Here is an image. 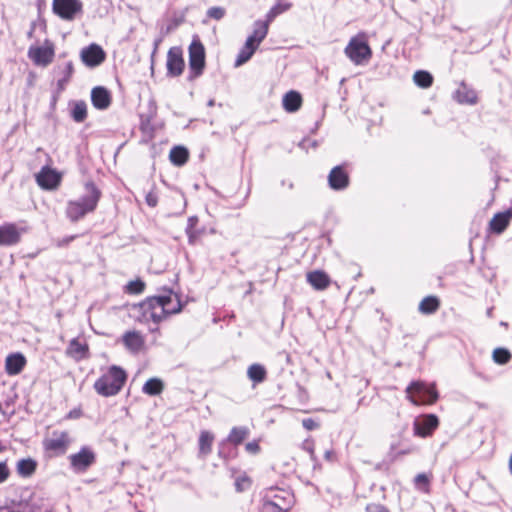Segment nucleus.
<instances>
[{
  "label": "nucleus",
  "instance_id": "obj_1",
  "mask_svg": "<svg viewBox=\"0 0 512 512\" xmlns=\"http://www.w3.org/2000/svg\"><path fill=\"white\" fill-rule=\"evenodd\" d=\"M86 194L77 200L67 203L66 216L72 222H77L86 214L93 212L100 200L101 192L93 182L85 184Z\"/></svg>",
  "mask_w": 512,
  "mask_h": 512
},
{
  "label": "nucleus",
  "instance_id": "obj_2",
  "mask_svg": "<svg viewBox=\"0 0 512 512\" xmlns=\"http://www.w3.org/2000/svg\"><path fill=\"white\" fill-rule=\"evenodd\" d=\"M295 503L291 491L269 487L262 492L259 512H289Z\"/></svg>",
  "mask_w": 512,
  "mask_h": 512
},
{
  "label": "nucleus",
  "instance_id": "obj_3",
  "mask_svg": "<svg viewBox=\"0 0 512 512\" xmlns=\"http://www.w3.org/2000/svg\"><path fill=\"white\" fill-rule=\"evenodd\" d=\"M126 380V372L121 367L112 365L95 381L94 389L103 397L115 396L121 391Z\"/></svg>",
  "mask_w": 512,
  "mask_h": 512
},
{
  "label": "nucleus",
  "instance_id": "obj_4",
  "mask_svg": "<svg viewBox=\"0 0 512 512\" xmlns=\"http://www.w3.org/2000/svg\"><path fill=\"white\" fill-rule=\"evenodd\" d=\"M152 322L159 323L172 314L182 310V304L177 294L167 290L166 294L151 297Z\"/></svg>",
  "mask_w": 512,
  "mask_h": 512
},
{
  "label": "nucleus",
  "instance_id": "obj_5",
  "mask_svg": "<svg viewBox=\"0 0 512 512\" xmlns=\"http://www.w3.org/2000/svg\"><path fill=\"white\" fill-rule=\"evenodd\" d=\"M270 22L265 20H257L254 23V29L252 34L247 38L244 46L240 50L236 64H244L250 60L252 55L255 53L261 42L266 38Z\"/></svg>",
  "mask_w": 512,
  "mask_h": 512
},
{
  "label": "nucleus",
  "instance_id": "obj_6",
  "mask_svg": "<svg viewBox=\"0 0 512 512\" xmlns=\"http://www.w3.org/2000/svg\"><path fill=\"white\" fill-rule=\"evenodd\" d=\"M344 52L348 59L355 64L368 62L372 57V49L367 33L362 31L351 37Z\"/></svg>",
  "mask_w": 512,
  "mask_h": 512
},
{
  "label": "nucleus",
  "instance_id": "obj_7",
  "mask_svg": "<svg viewBox=\"0 0 512 512\" xmlns=\"http://www.w3.org/2000/svg\"><path fill=\"white\" fill-rule=\"evenodd\" d=\"M409 401L414 405H430L436 402L438 394L434 384L427 385L422 381H414L406 388Z\"/></svg>",
  "mask_w": 512,
  "mask_h": 512
},
{
  "label": "nucleus",
  "instance_id": "obj_8",
  "mask_svg": "<svg viewBox=\"0 0 512 512\" xmlns=\"http://www.w3.org/2000/svg\"><path fill=\"white\" fill-rule=\"evenodd\" d=\"M55 43L50 39L37 42L28 49V57L34 64H50L55 57Z\"/></svg>",
  "mask_w": 512,
  "mask_h": 512
},
{
  "label": "nucleus",
  "instance_id": "obj_9",
  "mask_svg": "<svg viewBox=\"0 0 512 512\" xmlns=\"http://www.w3.org/2000/svg\"><path fill=\"white\" fill-rule=\"evenodd\" d=\"M52 11L60 19L73 21L83 12V3L80 0H53Z\"/></svg>",
  "mask_w": 512,
  "mask_h": 512
},
{
  "label": "nucleus",
  "instance_id": "obj_10",
  "mask_svg": "<svg viewBox=\"0 0 512 512\" xmlns=\"http://www.w3.org/2000/svg\"><path fill=\"white\" fill-rule=\"evenodd\" d=\"M70 444V437L66 431H53L51 435L44 439L43 446L46 451L54 455L64 454Z\"/></svg>",
  "mask_w": 512,
  "mask_h": 512
},
{
  "label": "nucleus",
  "instance_id": "obj_11",
  "mask_svg": "<svg viewBox=\"0 0 512 512\" xmlns=\"http://www.w3.org/2000/svg\"><path fill=\"white\" fill-rule=\"evenodd\" d=\"M95 453L89 447H82L78 453L69 456L71 467L76 472L86 471L95 462Z\"/></svg>",
  "mask_w": 512,
  "mask_h": 512
},
{
  "label": "nucleus",
  "instance_id": "obj_12",
  "mask_svg": "<svg viewBox=\"0 0 512 512\" xmlns=\"http://www.w3.org/2000/svg\"><path fill=\"white\" fill-rule=\"evenodd\" d=\"M439 420L434 414H427L417 418L413 424L414 434L419 437H428L438 427Z\"/></svg>",
  "mask_w": 512,
  "mask_h": 512
},
{
  "label": "nucleus",
  "instance_id": "obj_13",
  "mask_svg": "<svg viewBox=\"0 0 512 512\" xmlns=\"http://www.w3.org/2000/svg\"><path fill=\"white\" fill-rule=\"evenodd\" d=\"M23 232H25V229L18 228L15 223L0 225V246H12L17 244Z\"/></svg>",
  "mask_w": 512,
  "mask_h": 512
},
{
  "label": "nucleus",
  "instance_id": "obj_14",
  "mask_svg": "<svg viewBox=\"0 0 512 512\" xmlns=\"http://www.w3.org/2000/svg\"><path fill=\"white\" fill-rule=\"evenodd\" d=\"M121 340L125 348L132 354H138L145 348V337L139 331H126Z\"/></svg>",
  "mask_w": 512,
  "mask_h": 512
},
{
  "label": "nucleus",
  "instance_id": "obj_15",
  "mask_svg": "<svg viewBox=\"0 0 512 512\" xmlns=\"http://www.w3.org/2000/svg\"><path fill=\"white\" fill-rule=\"evenodd\" d=\"M105 59V51L96 43L90 44L81 51V60L84 64H101Z\"/></svg>",
  "mask_w": 512,
  "mask_h": 512
},
{
  "label": "nucleus",
  "instance_id": "obj_16",
  "mask_svg": "<svg viewBox=\"0 0 512 512\" xmlns=\"http://www.w3.org/2000/svg\"><path fill=\"white\" fill-rule=\"evenodd\" d=\"M36 181L42 188L54 189L60 183V176L55 170L49 167H43L36 175Z\"/></svg>",
  "mask_w": 512,
  "mask_h": 512
},
{
  "label": "nucleus",
  "instance_id": "obj_17",
  "mask_svg": "<svg viewBox=\"0 0 512 512\" xmlns=\"http://www.w3.org/2000/svg\"><path fill=\"white\" fill-rule=\"evenodd\" d=\"M26 363V358L22 353L9 354L5 360V371L10 376L18 375L24 369Z\"/></svg>",
  "mask_w": 512,
  "mask_h": 512
},
{
  "label": "nucleus",
  "instance_id": "obj_18",
  "mask_svg": "<svg viewBox=\"0 0 512 512\" xmlns=\"http://www.w3.org/2000/svg\"><path fill=\"white\" fill-rule=\"evenodd\" d=\"M328 183L333 190H343L348 186L349 177L342 166H336L330 171Z\"/></svg>",
  "mask_w": 512,
  "mask_h": 512
},
{
  "label": "nucleus",
  "instance_id": "obj_19",
  "mask_svg": "<svg viewBox=\"0 0 512 512\" xmlns=\"http://www.w3.org/2000/svg\"><path fill=\"white\" fill-rule=\"evenodd\" d=\"M91 101L96 109L105 110L111 104V95L106 88L98 86L92 89Z\"/></svg>",
  "mask_w": 512,
  "mask_h": 512
},
{
  "label": "nucleus",
  "instance_id": "obj_20",
  "mask_svg": "<svg viewBox=\"0 0 512 512\" xmlns=\"http://www.w3.org/2000/svg\"><path fill=\"white\" fill-rule=\"evenodd\" d=\"M88 353V344L86 342L79 341L77 338L70 341L66 350V354L77 361L87 358Z\"/></svg>",
  "mask_w": 512,
  "mask_h": 512
},
{
  "label": "nucleus",
  "instance_id": "obj_21",
  "mask_svg": "<svg viewBox=\"0 0 512 512\" xmlns=\"http://www.w3.org/2000/svg\"><path fill=\"white\" fill-rule=\"evenodd\" d=\"M307 282L316 290H325L330 285L329 276L321 270H315L307 273Z\"/></svg>",
  "mask_w": 512,
  "mask_h": 512
},
{
  "label": "nucleus",
  "instance_id": "obj_22",
  "mask_svg": "<svg viewBox=\"0 0 512 512\" xmlns=\"http://www.w3.org/2000/svg\"><path fill=\"white\" fill-rule=\"evenodd\" d=\"M205 48L200 39L194 38L189 46V64H205Z\"/></svg>",
  "mask_w": 512,
  "mask_h": 512
},
{
  "label": "nucleus",
  "instance_id": "obj_23",
  "mask_svg": "<svg viewBox=\"0 0 512 512\" xmlns=\"http://www.w3.org/2000/svg\"><path fill=\"white\" fill-rule=\"evenodd\" d=\"M511 217V210L495 214L489 223L491 231L498 234L502 233L507 228Z\"/></svg>",
  "mask_w": 512,
  "mask_h": 512
},
{
  "label": "nucleus",
  "instance_id": "obj_24",
  "mask_svg": "<svg viewBox=\"0 0 512 512\" xmlns=\"http://www.w3.org/2000/svg\"><path fill=\"white\" fill-rule=\"evenodd\" d=\"M455 99L461 104H476L477 93L469 88L465 83H461L459 88L455 91Z\"/></svg>",
  "mask_w": 512,
  "mask_h": 512
},
{
  "label": "nucleus",
  "instance_id": "obj_25",
  "mask_svg": "<svg viewBox=\"0 0 512 512\" xmlns=\"http://www.w3.org/2000/svg\"><path fill=\"white\" fill-rule=\"evenodd\" d=\"M283 108L290 113L296 112L302 105V97L296 91L287 92L282 99Z\"/></svg>",
  "mask_w": 512,
  "mask_h": 512
},
{
  "label": "nucleus",
  "instance_id": "obj_26",
  "mask_svg": "<svg viewBox=\"0 0 512 512\" xmlns=\"http://www.w3.org/2000/svg\"><path fill=\"white\" fill-rule=\"evenodd\" d=\"M189 158L188 150L183 146H175L170 150L169 159L176 166L184 165Z\"/></svg>",
  "mask_w": 512,
  "mask_h": 512
},
{
  "label": "nucleus",
  "instance_id": "obj_27",
  "mask_svg": "<svg viewBox=\"0 0 512 512\" xmlns=\"http://www.w3.org/2000/svg\"><path fill=\"white\" fill-rule=\"evenodd\" d=\"M440 307V301L436 296H427L419 303V311L422 314H433Z\"/></svg>",
  "mask_w": 512,
  "mask_h": 512
},
{
  "label": "nucleus",
  "instance_id": "obj_28",
  "mask_svg": "<svg viewBox=\"0 0 512 512\" xmlns=\"http://www.w3.org/2000/svg\"><path fill=\"white\" fill-rule=\"evenodd\" d=\"M247 376L254 384H259L265 381L267 371L261 364H252L248 367Z\"/></svg>",
  "mask_w": 512,
  "mask_h": 512
},
{
  "label": "nucleus",
  "instance_id": "obj_29",
  "mask_svg": "<svg viewBox=\"0 0 512 512\" xmlns=\"http://www.w3.org/2000/svg\"><path fill=\"white\" fill-rule=\"evenodd\" d=\"M37 467V463L35 460L31 458L21 459L17 462L16 470L17 473L22 477L31 476Z\"/></svg>",
  "mask_w": 512,
  "mask_h": 512
},
{
  "label": "nucleus",
  "instance_id": "obj_30",
  "mask_svg": "<svg viewBox=\"0 0 512 512\" xmlns=\"http://www.w3.org/2000/svg\"><path fill=\"white\" fill-rule=\"evenodd\" d=\"M163 382L158 378H151L143 385L142 391L150 396H156L163 391Z\"/></svg>",
  "mask_w": 512,
  "mask_h": 512
},
{
  "label": "nucleus",
  "instance_id": "obj_31",
  "mask_svg": "<svg viewBox=\"0 0 512 512\" xmlns=\"http://www.w3.org/2000/svg\"><path fill=\"white\" fill-rule=\"evenodd\" d=\"M249 435V430L246 427H233L228 435L227 441L234 444H241Z\"/></svg>",
  "mask_w": 512,
  "mask_h": 512
},
{
  "label": "nucleus",
  "instance_id": "obj_32",
  "mask_svg": "<svg viewBox=\"0 0 512 512\" xmlns=\"http://www.w3.org/2000/svg\"><path fill=\"white\" fill-rule=\"evenodd\" d=\"M214 436L209 431H202L199 436V452L207 455L211 452Z\"/></svg>",
  "mask_w": 512,
  "mask_h": 512
},
{
  "label": "nucleus",
  "instance_id": "obj_33",
  "mask_svg": "<svg viewBox=\"0 0 512 512\" xmlns=\"http://www.w3.org/2000/svg\"><path fill=\"white\" fill-rule=\"evenodd\" d=\"M414 83L421 88H428L433 83V76L425 70H418L413 75Z\"/></svg>",
  "mask_w": 512,
  "mask_h": 512
},
{
  "label": "nucleus",
  "instance_id": "obj_34",
  "mask_svg": "<svg viewBox=\"0 0 512 512\" xmlns=\"http://www.w3.org/2000/svg\"><path fill=\"white\" fill-rule=\"evenodd\" d=\"M292 4L289 2L286 3H277L274 5L266 14L265 19L272 23L273 20L280 14L288 11L291 8Z\"/></svg>",
  "mask_w": 512,
  "mask_h": 512
},
{
  "label": "nucleus",
  "instance_id": "obj_35",
  "mask_svg": "<svg viewBox=\"0 0 512 512\" xmlns=\"http://www.w3.org/2000/svg\"><path fill=\"white\" fill-rule=\"evenodd\" d=\"M151 297L144 300L139 305V312L141 313V316L139 317V320L145 323H148L152 321V308H151Z\"/></svg>",
  "mask_w": 512,
  "mask_h": 512
},
{
  "label": "nucleus",
  "instance_id": "obj_36",
  "mask_svg": "<svg viewBox=\"0 0 512 512\" xmlns=\"http://www.w3.org/2000/svg\"><path fill=\"white\" fill-rule=\"evenodd\" d=\"M72 118L74 121L81 123L83 122L87 117V106L84 102H77L75 103L72 112H71Z\"/></svg>",
  "mask_w": 512,
  "mask_h": 512
},
{
  "label": "nucleus",
  "instance_id": "obj_37",
  "mask_svg": "<svg viewBox=\"0 0 512 512\" xmlns=\"http://www.w3.org/2000/svg\"><path fill=\"white\" fill-rule=\"evenodd\" d=\"M167 64H184L183 51L180 47H171L168 51Z\"/></svg>",
  "mask_w": 512,
  "mask_h": 512
},
{
  "label": "nucleus",
  "instance_id": "obj_38",
  "mask_svg": "<svg viewBox=\"0 0 512 512\" xmlns=\"http://www.w3.org/2000/svg\"><path fill=\"white\" fill-rule=\"evenodd\" d=\"M511 353L505 348H496L493 351V360L497 364H506L511 359Z\"/></svg>",
  "mask_w": 512,
  "mask_h": 512
},
{
  "label": "nucleus",
  "instance_id": "obj_39",
  "mask_svg": "<svg viewBox=\"0 0 512 512\" xmlns=\"http://www.w3.org/2000/svg\"><path fill=\"white\" fill-rule=\"evenodd\" d=\"M144 288H145V283L142 280L137 279L134 281H130L126 285L125 291L129 294H140L144 291Z\"/></svg>",
  "mask_w": 512,
  "mask_h": 512
},
{
  "label": "nucleus",
  "instance_id": "obj_40",
  "mask_svg": "<svg viewBox=\"0 0 512 512\" xmlns=\"http://www.w3.org/2000/svg\"><path fill=\"white\" fill-rule=\"evenodd\" d=\"M226 14L223 7L214 6L207 10V16L214 20H221Z\"/></svg>",
  "mask_w": 512,
  "mask_h": 512
},
{
  "label": "nucleus",
  "instance_id": "obj_41",
  "mask_svg": "<svg viewBox=\"0 0 512 512\" xmlns=\"http://www.w3.org/2000/svg\"><path fill=\"white\" fill-rule=\"evenodd\" d=\"M250 484V479L247 476L238 477L235 481V487L238 492L248 489Z\"/></svg>",
  "mask_w": 512,
  "mask_h": 512
},
{
  "label": "nucleus",
  "instance_id": "obj_42",
  "mask_svg": "<svg viewBox=\"0 0 512 512\" xmlns=\"http://www.w3.org/2000/svg\"><path fill=\"white\" fill-rule=\"evenodd\" d=\"M302 449L309 453L312 460L315 459V443L312 439H306L302 443Z\"/></svg>",
  "mask_w": 512,
  "mask_h": 512
},
{
  "label": "nucleus",
  "instance_id": "obj_43",
  "mask_svg": "<svg viewBox=\"0 0 512 512\" xmlns=\"http://www.w3.org/2000/svg\"><path fill=\"white\" fill-rule=\"evenodd\" d=\"M145 200L147 205L150 207H155L158 204V194L153 187L145 196Z\"/></svg>",
  "mask_w": 512,
  "mask_h": 512
},
{
  "label": "nucleus",
  "instance_id": "obj_44",
  "mask_svg": "<svg viewBox=\"0 0 512 512\" xmlns=\"http://www.w3.org/2000/svg\"><path fill=\"white\" fill-rule=\"evenodd\" d=\"M429 484V478L426 474L421 473L415 477V485L418 488H426Z\"/></svg>",
  "mask_w": 512,
  "mask_h": 512
},
{
  "label": "nucleus",
  "instance_id": "obj_45",
  "mask_svg": "<svg viewBox=\"0 0 512 512\" xmlns=\"http://www.w3.org/2000/svg\"><path fill=\"white\" fill-rule=\"evenodd\" d=\"M302 425L303 427L308 430V431H312V430H315L317 428H319V423L316 422L314 419L312 418H306V419H303L302 421Z\"/></svg>",
  "mask_w": 512,
  "mask_h": 512
},
{
  "label": "nucleus",
  "instance_id": "obj_46",
  "mask_svg": "<svg viewBox=\"0 0 512 512\" xmlns=\"http://www.w3.org/2000/svg\"><path fill=\"white\" fill-rule=\"evenodd\" d=\"M10 475V470L6 462H0V484L5 482Z\"/></svg>",
  "mask_w": 512,
  "mask_h": 512
},
{
  "label": "nucleus",
  "instance_id": "obj_47",
  "mask_svg": "<svg viewBox=\"0 0 512 512\" xmlns=\"http://www.w3.org/2000/svg\"><path fill=\"white\" fill-rule=\"evenodd\" d=\"M186 234L188 237L189 244L194 245L200 238L202 232L196 228V229L190 231V233H186Z\"/></svg>",
  "mask_w": 512,
  "mask_h": 512
},
{
  "label": "nucleus",
  "instance_id": "obj_48",
  "mask_svg": "<svg viewBox=\"0 0 512 512\" xmlns=\"http://www.w3.org/2000/svg\"><path fill=\"white\" fill-rule=\"evenodd\" d=\"M76 238L75 235H70L63 237L61 239L55 240V245L59 248L68 246L74 239Z\"/></svg>",
  "mask_w": 512,
  "mask_h": 512
},
{
  "label": "nucleus",
  "instance_id": "obj_49",
  "mask_svg": "<svg viewBox=\"0 0 512 512\" xmlns=\"http://www.w3.org/2000/svg\"><path fill=\"white\" fill-rule=\"evenodd\" d=\"M185 66H167V75L176 77L183 73Z\"/></svg>",
  "mask_w": 512,
  "mask_h": 512
},
{
  "label": "nucleus",
  "instance_id": "obj_50",
  "mask_svg": "<svg viewBox=\"0 0 512 512\" xmlns=\"http://www.w3.org/2000/svg\"><path fill=\"white\" fill-rule=\"evenodd\" d=\"M205 66H190L189 79L192 80L203 73V68Z\"/></svg>",
  "mask_w": 512,
  "mask_h": 512
},
{
  "label": "nucleus",
  "instance_id": "obj_51",
  "mask_svg": "<svg viewBox=\"0 0 512 512\" xmlns=\"http://www.w3.org/2000/svg\"><path fill=\"white\" fill-rule=\"evenodd\" d=\"M71 73H72V66H68L67 67V75H66V77H64L63 79L58 80L57 85H58V90L59 91H62L64 89L66 83L68 82V79H69Z\"/></svg>",
  "mask_w": 512,
  "mask_h": 512
},
{
  "label": "nucleus",
  "instance_id": "obj_52",
  "mask_svg": "<svg viewBox=\"0 0 512 512\" xmlns=\"http://www.w3.org/2000/svg\"><path fill=\"white\" fill-rule=\"evenodd\" d=\"M245 449L247 452H249L251 454H256L259 452L260 446L257 441H252L245 445Z\"/></svg>",
  "mask_w": 512,
  "mask_h": 512
},
{
  "label": "nucleus",
  "instance_id": "obj_53",
  "mask_svg": "<svg viewBox=\"0 0 512 512\" xmlns=\"http://www.w3.org/2000/svg\"><path fill=\"white\" fill-rule=\"evenodd\" d=\"M198 221V217L196 216L189 217L187 221L186 233H190V231L196 229Z\"/></svg>",
  "mask_w": 512,
  "mask_h": 512
},
{
  "label": "nucleus",
  "instance_id": "obj_54",
  "mask_svg": "<svg viewBox=\"0 0 512 512\" xmlns=\"http://www.w3.org/2000/svg\"><path fill=\"white\" fill-rule=\"evenodd\" d=\"M368 512H388V510L380 504H370L367 506Z\"/></svg>",
  "mask_w": 512,
  "mask_h": 512
},
{
  "label": "nucleus",
  "instance_id": "obj_55",
  "mask_svg": "<svg viewBox=\"0 0 512 512\" xmlns=\"http://www.w3.org/2000/svg\"><path fill=\"white\" fill-rule=\"evenodd\" d=\"M333 454H334V453H333V451H332V450H328V451H326V452H325V458H326L327 460H331V459H332V457H333Z\"/></svg>",
  "mask_w": 512,
  "mask_h": 512
},
{
  "label": "nucleus",
  "instance_id": "obj_56",
  "mask_svg": "<svg viewBox=\"0 0 512 512\" xmlns=\"http://www.w3.org/2000/svg\"><path fill=\"white\" fill-rule=\"evenodd\" d=\"M183 22H184V17L182 16L181 18H179L178 20L175 21L174 26L176 27Z\"/></svg>",
  "mask_w": 512,
  "mask_h": 512
},
{
  "label": "nucleus",
  "instance_id": "obj_57",
  "mask_svg": "<svg viewBox=\"0 0 512 512\" xmlns=\"http://www.w3.org/2000/svg\"><path fill=\"white\" fill-rule=\"evenodd\" d=\"M213 105H214V100H209V102H208V106H210V107H211V106H213Z\"/></svg>",
  "mask_w": 512,
  "mask_h": 512
},
{
  "label": "nucleus",
  "instance_id": "obj_58",
  "mask_svg": "<svg viewBox=\"0 0 512 512\" xmlns=\"http://www.w3.org/2000/svg\"><path fill=\"white\" fill-rule=\"evenodd\" d=\"M510 469H511V472H512V455H511V458H510Z\"/></svg>",
  "mask_w": 512,
  "mask_h": 512
},
{
  "label": "nucleus",
  "instance_id": "obj_59",
  "mask_svg": "<svg viewBox=\"0 0 512 512\" xmlns=\"http://www.w3.org/2000/svg\"><path fill=\"white\" fill-rule=\"evenodd\" d=\"M150 69H151V73L153 74V72H154V65H151Z\"/></svg>",
  "mask_w": 512,
  "mask_h": 512
}]
</instances>
